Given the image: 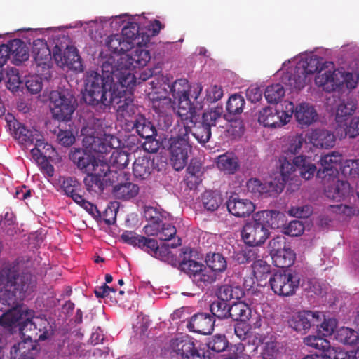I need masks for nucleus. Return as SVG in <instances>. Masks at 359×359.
I'll return each instance as SVG.
<instances>
[{"label":"nucleus","instance_id":"1","mask_svg":"<svg viewBox=\"0 0 359 359\" xmlns=\"http://www.w3.org/2000/svg\"><path fill=\"white\" fill-rule=\"evenodd\" d=\"M115 63L113 57H106L101 65L102 74L94 70L86 72L83 98L86 104L100 109L116 106L121 116L130 117L135 112L133 93L122 82Z\"/></svg>","mask_w":359,"mask_h":359},{"label":"nucleus","instance_id":"2","mask_svg":"<svg viewBox=\"0 0 359 359\" xmlns=\"http://www.w3.org/2000/svg\"><path fill=\"white\" fill-rule=\"evenodd\" d=\"M0 311H8L23 307L18 300L24 299L36 288V280L29 272H20L18 262L8 263L0 271Z\"/></svg>","mask_w":359,"mask_h":359},{"label":"nucleus","instance_id":"3","mask_svg":"<svg viewBox=\"0 0 359 359\" xmlns=\"http://www.w3.org/2000/svg\"><path fill=\"white\" fill-rule=\"evenodd\" d=\"M279 161L280 163V176L278 177L281 180H284L285 183H289V189L292 191L299 189L300 186L299 180L292 177L293 172L296 170V168H299V174L301 177L306 180H310L313 177L316 172V166L315 164L311 163L306 156L302 155L295 156L292 159V163H291L290 156H281Z\"/></svg>","mask_w":359,"mask_h":359},{"label":"nucleus","instance_id":"4","mask_svg":"<svg viewBox=\"0 0 359 359\" xmlns=\"http://www.w3.org/2000/svg\"><path fill=\"white\" fill-rule=\"evenodd\" d=\"M3 312L4 313L0 316L1 326L9 328L18 323L22 339L39 341V335H37L33 320L34 314L33 310L21 307Z\"/></svg>","mask_w":359,"mask_h":359},{"label":"nucleus","instance_id":"5","mask_svg":"<svg viewBox=\"0 0 359 359\" xmlns=\"http://www.w3.org/2000/svg\"><path fill=\"white\" fill-rule=\"evenodd\" d=\"M108 57H113L116 61V69L118 71L119 75L123 77L121 80L123 83L129 86L132 89L136 83L135 76L130 73V68H141L147 65L151 59L149 50L142 47L137 46L135 50L130 54L123 55H110Z\"/></svg>","mask_w":359,"mask_h":359},{"label":"nucleus","instance_id":"6","mask_svg":"<svg viewBox=\"0 0 359 359\" xmlns=\"http://www.w3.org/2000/svg\"><path fill=\"white\" fill-rule=\"evenodd\" d=\"M264 213L257 214L252 216V219L245 223L241 231V236L243 242L248 246H259L264 243L269 237L270 232L265 226L264 219L266 215Z\"/></svg>","mask_w":359,"mask_h":359},{"label":"nucleus","instance_id":"7","mask_svg":"<svg viewBox=\"0 0 359 359\" xmlns=\"http://www.w3.org/2000/svg\"><path fill=\"white\" fill-rule=\"evenodd\" d=\"M222 114L223 108L221 106L205 111L201 121H197L196 118L193 123L189 124V134L191 133L198 143L205 144L212 136L211 128L216 126L217 120L221 118Z\"/></svg>","mask_w":359,"mask_h":359},{"label":"nucleus","instance_id":"8","mask_svg":"<svg viewBox=\"0 0 359 359\" xmlns=\"http://www.w3.org/2000/svg\"><path fill=\"white\" fill-rule=\"evenodd\" d=\"M315 83L328 93L337 90L344 84L348 89H353L357 85V81L354 80L353 74L339 69L320 72L315 77Z\"/></svg>","mask_w":359,"mask_h":359},{"label":"nucleus","instance_id":"9","mask_svg":"<svg viewBox=\"0 0 359 359\" xmlns=\"http://www.w3.org/2000/svg\"><path fill=\"white\" fill-rule=\"evenodd\" d=\"M49 107L54 119L67 121L76 109V101L68 92L54 90L50 94Z\"/></svg>","mask_w":359,"mask_h":359},{"label":"nucleus","instance_id":"10","mask_svg":"<svg viewBox=\"0 0 359 359\" xmlns=\"http://www.w3.org/2000/svg\"><path fill=\"white\" fill-rule=\"evenodd\" d=\"M189 131L190 128H183L177 137L170 140V160L177 171L182 170L187 163L188 153L191 148L189 143Z\"/></svg>","mask_w":359,"mask_h":359},{"label":"nucleus","instance_id":"11","mask_svg":"<svg viewBox=\"0 0 359 359\" xmlns=\"http://www.w3.org/2000/svg\"><path fill=\"white\" fill-rule=\"evenodd\" d=\"M269 283L273 292L282 297H290L295 294L300 284V278L295 273L277 271L269 278Z\"/></svg>","mask_w":359,"mask_h":359},{"label":"nucleus","instance_id":"12","mask_svg":"<svg viewBox=\"0 0 359 359\" xmlns=\"http://www.w3.org/2000/svg\"><path fill=\"white\" fill-rule=\"evenodd\" d=\"M170 348L177 355L178 359H209L204 351L198 350L195 343L187 335L172 339Z\"/></svg>","mask_w":359,"mask_h":359},{"label":"nucleus","instance_id":"13","mask_svg":"<svg viewBox=\"0 0 359 359\" xmlns=\"http://www.w3.org/2000/svg\"><path fill=\"white\" fill-rule=\"evenodd\" d=\"M32 53L36 65V72L47 79L50 76V62L51 60L50 50L46 42L43 39H36L33 42Z\"/></svg>","mask_w":359,"mask_h":359},{"label":"nucleus","instance_id":"14","mask_svg":"<svg viewBox=\"0 0 359 359\" xmlns=\"http://www.w3.org/2000/svg\"><path fill=\"white\" fill-rule=\"evenodd\" d=\"M321 311L303 310L294 314L288 320L289 326L298 332L306 333L319 323Z\"/></svg>","mask_w":359,"mask_h":359},{"label":"nucleus","instance_id":"15","mask_svg":"<svg viewBox=\"0 0 359 359\" xmlns=\"http://www.w3.org/2000/svg\"><path fill=\"white\" fill-rule=\"evenodd\" d=\"M113 137L97 131H92L85 135L83 139V145L88 149L100 154H107L114 149L111 140Z\"/></svg>","mask_w":359,"mask_h":359},{"label":"nucleus","instance_id":"16","mask_svg":"<svg viewBox=\"0 0 359 359\" xmlns=\"http://www.w3.org/2000/svg\"><path fill=\"white\" fill-rule=\"evenodd\" d=\"M152 108L158 114V123L162 125L163 128L168 129L172 123V112L174 110L172 100L170 97H162L157 99H154L152 101Z\"/></svg>","mask_w":359,"mask_h":359},{"label":"nucleus","instance_id":"17","mask_svg":"<svg viewBox=\"0 0 359 359\" xmlns=\"http://www.w3.org/2000/svg\"><path fill=\"white\" fill-rule=\"evenodd\" d=\"M226 206L229 213L236 217H248L255 210V206L250 200L241 198L238 194H233L229 197Z\"/></svg>","mask_w":359,"mask_h":359},{"label":"nucleus","instance_id":"18","mask_svg":"<svg viewBox=\"0 0 359 359\" xmlns=\"http://www.w3.org/2000/svg\"><path fill=\"white\" fill-rule=\"evenodd\" d=\"M187 326L189 331L210 334L214 330V317L206 313H198L191 317Z\"/></svg>","mask_w":359,"mask_h":359},{"label":"nucleus","instance_id":"19","mask_svg":"<svg viewBox=\"0 0 359 359\" xmlns=\"http://www.w3.org/2000/svg\"><path fill=\"white\" fill-rule=\"evenodd\" d=\"M343 158L338 152H332L320 158L321 168L316 172L318 178L324 179L326 176H334L338 173Z\"/></svg>","mask_w":359,"mask_h":359},{"label":"nucleus","instance_id":"20","mask_svg":"<svg viewBox=\"0 0 359 359\" xmlns=\"http://www.w3.org/2000/svg\"><path fill=\"white\" fill-rule=\"evenodd\" d=\"M10 130L13 131V135L21 144L29 146L33 144L34 139L41 136V133L35 128L29 129L18 121L9 123Z\"/></svg>","mask_w":359,"mask_h":359},{"label":"nucleus","instance_id":"21","mask_svg":"<svg viewBox=\"0 0 359 359\" xmlns=\"http://www.w3.org/2000/svg\"><path fill=\"white\" fill-rule=\"evenodd\" d=\"M178 102L177 114L180 118L184 128H189V124L193 123L196 116V105L193 102L189 95L176 99Z\"/></svg>","mask_w":359,"mask_h":359},{"label":"nucleus","instance_id":"22","mask_svg":"<svg viewBox=\"0 0 359 359\" xmlns=\"http://www.w3.org/2000/svg\"><path fill=\"white\" fill-rule=\"evenodd\" d=\"M53 52V58L60 67H67L70 69H78L81 66V57L78 53L77 49L74 46H67L63 53L61 50Z\"/></svg>","mask_w":359,"mask_h":359},{"label":"nucleus","instance_id":"23","mask_svg":"<svg viewBox=\"0 0 359 359\" xmlns=\"http://www.w3.org/2000/svg\"><path fill=\"white\" fill-rule=\"evenodd\" d=\"M69 159L76 165L77 168L83 173L89 174L93 170V164L96 158L90 153L83 149H75L69 154Z\"/></svg>","mask_w":359,"mask_h":359},{"label":"nucleus","instance_id":"24","mask_svg":"<svg viewBox=\"0 0 359 359\" xmlns=\"http://www.w3.org/2000/svg\"><path fill=\"white\" fill-rule=\"evenodd\" d=\"M154 169V160L151 155L144 154L135 159L133 164V173L136 179L144 180L147 179Z\"/></svg>","mask_w":359,"mask_h":359},{"label":"nucleus","instance_id":"25","mask_svg":"<svg viewBox=\"0 0 359 359\" xmlns=\"http://www.w3.org/2000/svg\"><path fill=\"white\" fill-rule=\"evenodd\" d=\"M335 133L340 140L357 137L359 135V116H351L341 123H337Z\"/></svg>","mask_w":359,"mask_h":359},{"label":"nucleus","instance_id":"26","mask_svg":"<svg viewBox=\"0 0 359 359\" xmlns=\"http://www.w3.org/2000/svg\"><path fill=\"white\" fill-rule=\"evenodd\" d=\"M22 341L15 344L11 349L13 359H33L38 352L36 341L22 339Z\"/></svg>","mask_w":359,"mask_h":359},{"label":"nucleus","instance_id":"27","mask_svg":"<svg viewBox=\"0 0 359 359\" xmlns=\"http://www.w3.org/2000/svg\"><path fill=\"white\" fill-rule=\"evenodd\" d=\"M191 253L192 250L190 248L182 249V252L180 254L179 264L180 269L187 273L193 280L194 276L203 269V264L192 259Z\"/></svg>","mask_w":359,"mask_h":359},{"label":"nucleus","instance_id":"28","mask_svg":"<svg viewBox=\"0 0 359 359\" xmlns=\"http://www.w3.org/2000/svg\"><path fill=\"white\" fill-rule=\"evenodd\" d=\"M216 163L218 169L226 175H233L240 168L238 158L232 152H226L219 155Z\"/></svg>","mask_w":359,"mask_h":359},{"label":"nucleus","instance_id":"29","mask_svg":"<svg viewBox=\"0 0 359 359\" xmlns=\"http://www.w3.org/2000/svg\"><path fill=\"white\" fill-rule=\"evenodd\" d=\"M294 116L302 127L309 126L318 119V114L314 107L308 103L299 104L295 109Z\"/></svg>","mask_w":359,"mask_h":359},{"label":"nucleus","instance_id":"30","mask_svg":"<svg viewBox=\"0 0 359 359\" xmlns=\"http://www.w3.org/2000/svg\"><path fill=\"white\" fill-rule=\"evenodd\" d=\"M280 109L266 107L259 113L258 122L264 127L276 128L283 126Z\"/></svg>","mask_w":359,"mask_h":359},{"label":"nucleus","instance_id":"31","mask_svg":"<svg viewBox=\"0 0 359 359\" xmlns=\"http://www.w3.org/2000/svg\"><path fill=\"white\" fill-rule=\"evenodd\" d=\"M310 140L316 147L329 149L334 147L336 137L327 130L316 129L312 131Z\"/></svg>","mask_w":359,"mask_h":359},{"label":"nucleus","instance_id":"32","mask_svg":"<svg viewBox=\"0 0 359 359\" xmlns=\"http://www.w3.org/2000/svg\"><path fill=\"white\" fill-rule=\"evenodd\" d=\"M8 56L12 55L15 63L19 65L29 59V53L25 43L20 39H15L6 44Z\"/></svg>","mask_w":359,"mask_h":359},{"label":"nucleus","instance_id":"33","mask_svg":"<svg viewBox=\"0 0 359 359\" xmlns=\"http://www.w3.org/2000/svg\"><path fill=\"white\" fill-rule=\"evenodd\" d=\"M133 128L136 130L137 133L145 140H151L157 135V131L154 124L142 115L136 116Z\"/></svg>","mask_w":359,"mask_h":359},{"label":"nucleus","instance_id":"34","mask_svg":"<svg viewBox=\"0 0 359 359\" xmlns=\"http://www.w3.org/2000/svg\"><path fill=\"white\" fill-rule=\"evenodd\" d=\"M139 193V187L130 182L118 183L113 187L112 194L115 198L128 201L135 198Z\"/></svg>","mask_w":359,"mask_h":359},{"label":"nucleus","instance_id":"35","mask_svg":"<svg viewBox=\"0 0 359 359\" xmlns=\"http://www.w3.org/2000/svg\"><path fill=\"white\" fill-rule=\"evenodd\" d=\"M350 193V184L348 182L336 180L325 189V196L331 199L341 201Z\"/></svg>","mask_w":359,"mask_h":359},{"label":"nucleus","instance_id":"36","mask_svg":"<svg viewBox=\"0 0 359 359\" xmlns=\"http://www.w3.org/2000/svg\"><path fill=\"white\" fill-rule=\"evenodd\" d=\"M106 45L109 50L118 56L125 55L126 52L132 49L130 42L126 41L123 36L118 34L108 36Z\"/></svg>","mask_w":359,"mask_h":359},{"label":"nucleus","instance_id":"37","mask_svg":"<svg viewBox=\"0 0 359 359\" xmlns=\"http://www.w3.org/2000/svg\"><path fill=\"white\" fill-rule=\"evenodd\" d=\"M205 262L208 267L215 273H223L227 269V261L226 257L219 252L207 253Z\"/></svg>","mask_w":359,"mask_h":359},{"label":"nucleus","instance_id":"38","mask_svg":"<svg viewBox=\"0 0 359 359\" xmlns=\"http://www.w3.org/2000/svg\"><path fill=\"white\" fill-rule=\"evenodd\" d=\"M271 258L273 263L276 267L288 268L294 263L296 254L288 245L281 252H279V253L274 255Z\"/></svg>","mask_w":359,"mask_h":359},{"label":"nucleus","instance_id":"39","mask_svg":"<svg viewBox=\"0 0 359 359\" xmlns=\"http://www.w3.org/2000/svg\"><path fill=\"white\" fill-rule=\"evenodd\" d=\"M201 202L208 211L213 212L218 209L223 202L222 194L217 191H205L201 196Z\"/></svg>","mask_w":359,"mask_h":359},{"label":"nucleus","instance_id":"40","mask_svg":"<svg viewBox=\"0 0 359 359\" xmlns=\"http://www.w3.org/2000/svg\"><path fill=\"white\" fill-rule=\"evenodd\" d=\"M243 294L244 292L240 287H233L229 285H223L217 291L218 299L226 302L231 299H239Z\"/></svg>","mask_w":359,"mask_h":359},{"label":"nucleus","instance_id":"41","mask_svg":"<svg viewBox=\"0 0 359 359\" xmlns=\"http://www.w3.org/2000/svg\"><path fill=\"white\" fill-rule=\"evenodd\" d=\"M257 214L264 213V215H266V217L264 221L267 222L265 223V226L266 228L271 227L272 229H278L281 226L285 225V215L277 210H266L263 211H259L257 212Z\"/></svg>","mask_w":359,"mask_h":359},{"label":"nucleus","instance_id":"42","mask_svg":"<svg viewBox=\"0 0 359 359\" xmlns=\"http://www.w3.org/2000/svg\"><path fill=\"white\" fill-rule=\"evenodd\" d=\"M356 108L357 104L352 100L341 102L337 108L335 123H341L342 121L351 118Z\"/></svg>","mask_w":359,"mask_h":359},{"label":"nucleus","instance_id":"43","mask_svg":"<svg viewBox=\"0 0 359 359\" xmlns=\"http://www.w3.org/2000/svg\"><path fill=\"white\" fill-rule=\"evenodd\" d=\"M231 316L229 318L235 321H247L251 316V309L243 302H238L233 304L231 307Z\"/></svg>","mask_w":359,"mask_h":359},{"label":"nucleus","instance_id":"44","mask_svg":"<svg viewBox=\"0 0 359 359\" xmlns=\"http://www.w3.org/2000/svg\"><path fill=\"white\" fill-rule=\"evenodd\" d=\"M336 339L345 345H355L359 341V335L357 331L352 328L342 327L337 331Z\"/></svg>","mask_w":359,"mask_h":359},{"label":"nucleus","instance_id":"45","mask_svg":"<svg viewBox=\"0 0 359 359\" xmlns=\"http://www.w3.org/2000/svg\"><path fill=\"white\" fill-rule=\"evenodd\" d=\"M262 359H276L279 351V344L273 337H266L262 343Z\"/></svg>","mask_w":359,"mask_h":359},{"label":"nucleus","instance_id":"46","mask_svg":"<svg viewBox=\"0 0 359 359\" xmlns=\"http://www.w3.org/2000/svg\"><path fill=\"white\" fill-rule=\"evenodd\" d=\"M337 326V320L334 318H326L325 313L321 312L320 321L315 326L319 334L324 337L332 335Z\"/></svg>","mask_w":359,"mask_h":359},{"label":"nucleus","instance_id":"47","mask_svg":"<svg viewBox=\"0 0 359 359\" xmlns=\"http://www.w3.org/2000/svg\"><path fill=\"white\" fill-rule=\"evenodd\" d=\"M61 188L65 194L75 201L76 196H81L78 191L80 189L81 184L79 181L72 177H62L60 180Z\"/></svg>","mask_w":359,"mask_h":359},{"label":"nucleus","instance_id":"48","mask_svg":"<svg viewBox=\"0 0 359 359\" xmlns=\"http://www.w3.org/2000/svg\"><path fill=\"white\" fill-rule=\"evenodd\" d=\"M216 281L215 273L207 269L204 265L200 272L194 276L193 282L198 287L203 288Z\"/></svg>","mask_w":359,"mask_h":359},{"label":"nucleus","instance_id":"49","mask_svg":"<svg viewBox=\"0 0 359 359\" xmlns=\"http://www.w3.org/2000/svg\"><path fill=\"white\" fill-rule=\"evenodd\" d=\"M231 306L226 302L219 299L212 302L210 306L211 313L218 319H226L231 316Z\"/></svg>","mask_w":359,"mask_h":359},{"label":"nucleus","instance_id":"50","mask_svg":"<svg viewBox=\"0 0 359 359\" xmlns=\"http://www.w3.org/2000/svg\"><path fill=\"white\" fill-rule=\"evenodd\" d=\"M285 89L280 83H276L266 87L264 96L269 103L277 104L285 95Z\"/></svg>","mask_w":359,"mask_h":359},{"label":"nucleus","instance_id":"51","mask_svg":"<svg viewBox=\"0 0 359 359\" xmlns=\"http://www.w3.org/2000/svg\"><path fill=\"white\" fill-rule=\"evenodd\" d=\"M285 182L278 177H276L270 182H264L266 191L265 197H276L284 189Z\"/></svg>","mask_w":359,"mask_h":359},{"label":"nucleus","instance_id":"52","mask_svg":"<svg viewBox=\"0 0 359 359\" xmlns=\"http://www.w3.org/2000/svg\"><path fill=\"white\" fill-rule=\"evenodd\" d=\"M306 138L303 134H297L289 137L287 149L283 151L285 156L295 155L299 152L304 144H306Z\"/></svg>","mask_w":359,"mask_h":359},{"label":"nucleus","instance_id":"53","mask_svg":"<svg viewBox=\"0 0 359 359\" xmlns=\"http://www.w3.org/2000/svg\"><path fill=\"white\" fill-rule=\"evenodd\" d=\"M33 320L34 325H36L37 335H39V341L47 339L50 336V330L51 328L50 323L44 317L34 316Z\"/></svg>","mask_w":359,"mask_h":359},{"label":"nucleus","instance_id":"54","mask_svg":"<svg viewBox=\"0 0 359 359\" xmlns=\"http://www.w3.org/2000/svg\"><path fill=\"white\" fill-rule=\"evenodd\" d=\"M103 180L104 179L99 178V176H96L93 173H89L84 178L83 182L86 189L89 192L101 194L104 189Z\"/></svg>","mask_w":359,"mask_h":359},{"label":"nucleus","instance_id":"55","mask_svg":"<svg viewBox=\"0 0 359 359\" xmlns=\"http://www.w3.org/2000/svg\"><path fill=\"white\" fill-rule=\"evenodd\" d=\"M304 343L323 354L325 351L330 347V341L320 336L309 335L304 339Z\"/></svg>","mask_w":359,"mask_h":359},{"label":"nucleus","instance_id":"56","mask_svg":"<svg viewBox=\"0 0 359 359\" xmlns=\"http://www.w3.org/2000/svg\"><path fill=\"white\" fill-rule=\"evenodd\" d=\"M181 245V239L178 238L177 241L175 240L171 243H163L161 246L158 245L156 250V255L154 257L161 259L164 262L172 260V255L170 251V248H175Z\"/></svg>","mask_w":359,"mask_h":359},{"label":"nucleus","instance_id":"57","mask_svg":"<svg viewBox=\"0 0 359 359\" xmlns=\"http://www.w3.org/2000/svg\"><path fill=\"white\" fill-rule=\"evenodd\" d=\"M245 103L244 97L242 95H232L226 103V111L230 114H240L243 112Z\"/></svg>","mask_w":359,"mask_h":359},{"label":"nucleus","instance_id":"58","mask_svg":"<svg viewBox=\"0 0 359 359\" xmlns=\"http://www.w3.org/2000/svg\"><path fill=\"white\" fill-rule=\"evenodd\" d=\"M252 273L257 280H265L271 271V266L262 259H256L252 264Z\"/></svg>","mask_w":359,"mask_h":359},{"label":"nucleus","instance_id":"59","mask_svg":"<svg viewBox=\"0 0 359 359\" xmlns=\"http://www.w3.org/2000/svg\"><path fill=\"white\" fill-rule=\"evenodd\" d=\"M170 93L175 100L189 95V85L186 79L176 80L170 86Z\"/></svg>","mask_w":359,"mask_h":359},{"label":"nucleus","instance_id":"60","mask_svg":"<svg viewBox=\"0 0 359 359\" xmlns=\"http://www.w3.org/2000/svg\"><path fill=\"white\" fill-rule=\"evenodd\" d=\"M140 32V26L137 22H128L122 29L121 34L126 41L130 42L131 48L136 41V37Z\"/></svg>","mask_w":359,"mask_h":359},{"label":"nucleus","instance_id":"61","mask_svg":"<svg viewBox=\"0 0 359 359\" xmlns=\"http://www.w3.org/2000/svg\"><path fill=\"white\" fill-rule=\"evenodd\" d=\"M259 257L257 250L247 248L242 249L234 255V259L241 264L249 263L252 261L254 262L255 260Z\"/></svg>","mask_w":359,"mask_h":359},{"label":"nucleus","instance_id":"62","mask_svg":"<svg viewBox=\"0 0 359 359\" xmlns=\"http://www.w3.org/2000/svg\"><path fill=\"white\" fill-rule=\"evenodd\" d=\"M228 346V341L224 335L216 334L210 339L207 343L208 349L215 352L220 353L226 350Z\"/></svg>","mask_w":359,"mask_h":359},{"label":"nucleus","instance_id":"63","mask_svg":"<svg viewBox=\"0 0 359 359\" xmlns=\"http://www.w3.org/2000/svg\"><path fill=\"white\" fill-rule=\"evenodd\" d=\"M5 79H7L8 88L13 90L18 88L21 83L19 72L15 67H8L6 69Z\"/></svg>","mask_w":359,"mask_h":359},{"label":"nucleus","instance_id":"64","mask_svg":"<svg viewBox=\"0 0 359 359\" xmlns=\"http://www.w3.org/2000/svg\"><path fill=\"white\" fill-rule=\"evenodd\" d=\"M304 290L311 295H321L323 292V284L316 278H310L303 283Z\"/></svg>","mask_w":359,"mask_h":359}]
</instances>
